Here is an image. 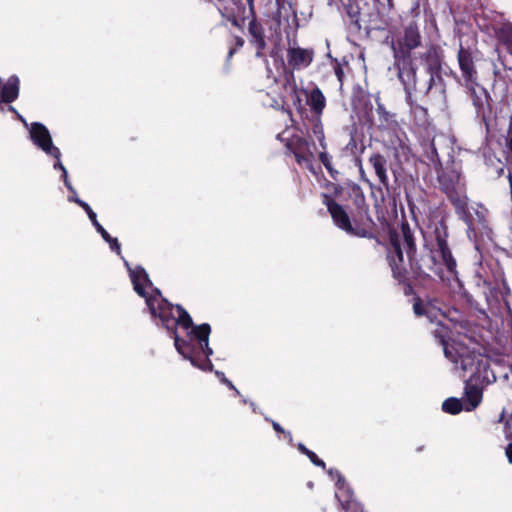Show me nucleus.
<instances>
[{
	"label": "nucleus",
	"instance_id": "obj_1",
	"mask_svg": "<svg viewBox=\"0 0 512 512\" xmlns=\"http://www.w3.org/2000/svg\"><path fill=\"white\" fill-rule=\"evenodd\" d=\"M130 278L134 291L145 298L151 316L159 319L161 326L171 334L178 353L194 367L206 372L212 371L213 364L209 359L213 355L209 346L211 326L208 323L194 325L186 309L170 303L158 288H154L153 293L148 295L145 286L152 287L153 283L143 267L137 266L131 270Z\"/></svg>",
	"mask_w": 512,
	"mask_h": 512
},
{
	"label": "nucleus",
	"instance_id": "obj_2",
	"mask_svg": "<svg viewBox=\"0 0 512 512\" xmlns=\"http://www.w3.org/2000/svg\"><path fill=\"white\" fill-rule=\"evenodd\" d=\"M385 226L388 239L384 248L388 266L405 265V254L411 274L415 279L429 276L424 267V257L418 253L415 228L411 227L405 217L397 226L390 225L385 220Z\"/></svg>",
	"mask_w": 512,
	"mask_h": 512
},
{
	"label": "nucleus",
	"instance_id": "obj_3",
	"mask_svg": "<svg viewBox=\"0 0 512 512\" xmlns=\"http://www.w3.org/2000/svg\"><path fill=\"white\" fill-rule=\"evenodd\" d=\"M437 183L439 190L446 196L452 205L454 212L459 220L471 223L468 214L469 197L467 194V185L461 172L454 164L440 165L436 170Z\"/></svg>",
	"mask_w": 512,
	"mask_h": 512
},
{
	"label": "nucleus",
	"instance_id": "obj_4",
	"mask_svg": "<svg viewBox=\"0 0 512 512\" xmlns=\"http://www.w3.org/2000/svg\"><path fill=\"white\" fill-rule=\"evenodd\" d=\"M431 228L432 241L429 246L425 245L429 251L428 260H424L426 272H435L442 265L449 274L458 279L457 261L448 244L449 228L446 221L441 219L433 223Z\"/></svg>",
	"mask_w": 512,
	"mask_h": 512
},
{
	"label": "nucleus",
	"instance_id": "obj_5",
	"mask_svg": "<svg viewBox=\"0 0 512 512\" xmlns=\"http://www.w3.org/2000/svg\"><path fill=\"white\" fill-rule=\"evenodd\" d=\"M270 91L267 93L271 97L272 108L280 110L292 117V109L288 103L290 100L298 112L304 111L300 90L298 89L294 71L285 68L283 73L278 79H275V84L271 86Z\"/></svg>",
	"mask_w": 512,
	"mask_h": 512
},
{
	"label": "nucleus",
	"instance_id": "obj_6",
	"mask_svg": "<svg viewBox=\"0 0 512 512\" xmlns=\"http://www.w3.org/2000/svg\"><path fill=\"white\" fill-rule=\"evenodd\" d=\"M399 81L404 87L406 99L416 97H428L434 88L442 89L443 81H438L436 77L419 70L417 65L413 62L405 64L400 67H395Z\"/></svg>",
	"mask_w": 512,
	"mask_h": 512
},
{
	"label": "nucleus",
	"instance_id": "obj_7",
	"mask_svg": "<svg viewBox=\"0 0 512 512\" xmlns=\"http://www.w3.org/2000/svg\"><path fill=\"white\" fill-rule=\"evenodd\" d=\"M322 203L327 207L333 223L347 234L367 239H375L380 243L375 232L367 230L365 223H361L358 218L352 213L349 216L344 207L337 203L331 195L327 193L322 194Z\"/></svg>",
	"mask_w": 512,
	"mask_h": 512
},
{
	"label": "nucleus",
	"instance_id": "obj_8",
	"mask_svg": "<svg viewBox=\"0 0 512 512\" xmlns=\"http://www.w3.org/2000/svg\"><path fill=\"white\" fill-rule=\"evenodd\" d=\"M422 46V36L419 25L411 21L403 27L402 33L391 42L394 67H400L413 62L412 52Z\"/></svg>",
	"mask_w": 512,
	"mask_h": 512
},
{
	"label": "nucleus",
	"instance_id": "obj_9",
	"mask_svg": "<svg viewBox=\"0 0 512 512\" xmlns=\"http://www.w3.org/2000/svg\"><path fill=\"white\" fill-rule=\"evenodd\" d=\"M434 336L443 346L444 355L447 359L456 365H459L463 371L471 370L473 368L475 352L469 351L467 347L456 342L449 345L446 340V335L442 334L439 330H435Z\"/></svg>",
	"mask_w": 512,
	"mask_h": 512
},
{
	"label": "nucleus",
	"instance_id": "obj_10",
	"mask_svg": "<svg viewBox=\"0 0 512 512\" xmlns=\"http://www.w3.org/2000/svg\"><path fill=\"white\" fill-rule=\"evenodd\" d=\"M419 59L423 71L436 77L438 81H443L444 51L439 45H429L426 50L420 54ZM431 79H433V77H431Z\"/></svg>",
	"mask_w": 512,
	"mask_h": 512
},
{
	"label": "nucleus",
	"instance_id": "obj_11",
	"mask_svg": "<svg viewBox=\"0 0 512 512\" xmlns=\"http://www.w3.org/2000/svg\"><path fill=\"white\" fill-rule=\"evenodd\" d=\"M348 195L355 207L353 214L361 223H365L367 230L374 232L375 223L369 214V205L366 202L364 192L360 185L356 183L348 184Z\"/></svg>",
	"mask_w": 512,
	"mask_h": 512
},
{
	"label": "nucleus",
	"instance_id": "obj_12",
	"mask_svg": "<svg viewBox=\"0 0 512 512\" xmlns=\"http://www.w3.org/2000/svg\"><path fill=\"white\" fill-rule=\"evenodd\" d=\"M315 147L313 142H310L304 137L293 138L289 148L293 153L296 162L308 169L310 172L315 173L314 170V153L312 148Z\"/></svg>",
	"mask_w": 512,
	"mask_h": 512
},
{
	"label": "nucleus",
	"instance_id": "obj_13",
	"mask_svg": "<svg viewBox=\"0 0 512 512\" xmlns=\"http://www.w3.org/2000/svg\"><path fill=\"white\" fill-rule=\"evenodd\" d=\"M30 138L33 143L46 154L56 159L61 157L59 148L53 145L50 132L44 124L40 122H33L30 128Z\"/></svg>",
	"mask_w": 512,
	"mask_h": 512
},
{
	"label": "nucleus",
	"instance_id": "obj_14",
	"mask_svg": "<svg viewBox=\"0 0 512 512\" xmlns=\"http://www.w3.org/2000/svg\"><path fill=\"white\" fill-rule=\"evenodd\" d=\"M475 59L476 57L473 50L470 47H464L460 44L457 53V61L462 78L467 86L475 84L478 79Z\"/></svg>",
	"mask_w": 512,
	"mask_h": 512
},
{
	"label": "nucleus",
	"instance_id": "obj_15",
	"mask_svg": "<svg viewBox=\"0 0 512 512\" xmlns=\"http://www.w3.org/2000/svg\"><path fill=\"white\" fill-rule=\"evenodd\" d=\"M473 369V373L466 380L470 382V384L474 383L475 385L484 388L496 380V377L490 368L489 361L484 359L481 355L475 354V362L471 370Z\"/></svg>",
	"mask_w": 512,
	"mask_h": 512
},
{
	"label": "nucleus",
	"instance_id": "obj_16",
	"mask_svg": "<svg viewBox=\"0 0 512 512\" xmlns=\"http://www.w3.org/2000/svg\"><path fill=\"white\" fill-rule=\"evenodd\" d=\"M470 97L475 107L476 115L482 121L487 122L488 117L492 112L491 97L489 93L483 88H471Z\"/></svg>",
	"mask_w": 512,
	"mask_h": 512
},
{
	"label": "nucleus",
	"instance_id": "obj_17",
	"mask_svg": "<svg viewBox=\"0 0 512 512\" xmlns=\"http://www.w3.org/2000/svg\"><path fill=\"white\" fill-rule=\"evenodd\" d=\"M88 215L90 221L92 222L93 226L97 230L98 233L101 234L102 238L109 244L110 249L120 255L121 253V246L117 240V238L112 237L105 229L104 227L98 222L96 213L92 210V208L89 206L88 203L85 201L76 198L74 200Z\"/></svg>",
	"mask_w": 512,
	"mask_h": 512
},
{
	"label": "nucleus",
	"instance_id": "obj_18",
	"mask_svg": "<svg viewBox=\"0 0 512 512\" xmlns=\"http://www.w3.org/2000/svg\"><path fill=\"white\" fill-rule=\"evenodd\" d=\"M468 214L470 216L471 223L469 224V222L462 221L467 226L468 235L471 233L476 235L477 231H482L486 235H489L492 232L487 220L488 211L483 205L479 204L474 209V214L468 209Z\"/></svg>",
	"mask_w": 512,
	"mask_h": 512
},
{
	"label": "nucleus",
	"instance_id": "obj_19",
	"mask_svg": "<svg viewBox=\"0 0 512 512\" xmlns=\"http://www.w3.org/2000/svg\"><path fill=\"white\" fill-rule=\"evenodd\" d=\"M314 50L309 48L291 47L287 50L288 65L293 70L308 67L314 59Z\"/></svg>",
	"mask_w": 512,
	"mask_h": 512
},
{
	"label": "nucleus",
	"instance_id": "obj_20",
	"mask_svg": "<svg viewBox=\"0 0 512 512\" xmlns=\"http://www.w3.org/2000/svg\"><path fill=\"white\" fill-rule=\"evenodd\" d=\"M250 16L251 19L248 24V33L251 36L250 43L256 48V55L260 57L266 47L264 28L257 20L255 11Z\"/></svg>",
	"mask_w": 512,
	"mask_h": 512
},
{
	"label": "nucleus",
	"instance_id": "obj_21",
	"mask_svg": "<svg viewBox=\"0 0 512 512\" xmlns=\"http://www.w3.org/2000/svg\"><path fill=\"white\" fill-rule=\"evenodd\" d=\"M301 92L306 95V102L312 114L320 117L326 107V97L321 89L315 86L310 91L302 89Z\"/></svg>",
	"mask_w": 512,
	"mask_h": 512
},
{
	"label": "nucleus",
	"instance_id": "obj_22",
	"mask_svg": "<svg viewBox=\"0 0 512 512\" xmlns=\"http://www.w3.org/2000/svg\"><path fill=\"white\" fill-rule=\"evenodd\" d=\"M351 106L357 114L372 110L370 94L360 85H355L352 89Z\"/></svg>",
	"mask_w": 512,
	"mask_h": 512
},
{
	"label": "nucleus",
	"instance_id": "obj_23",
	"mask_svg": "<svg viewBox=\"0 0 512 512\" xmlns=\"http://www.w3.org/2000/svg\"><path fill=\"white\" fill-rule=\"evenodd\" d=\"M368 163L373 168L374 173L379 183L386 188L389 186V178L387 175L388 161L384 155L379 152H374L370 155Z\"/></svg>",
	"mask_w": 512,
	"mask_h": 512
},
{
	"label": "nucleus",
	"instance_id": "obj_24",
	"mask_svg": "<svg viewBox=\"0 0 512 512\" xmlns=\"http://www.w3.org/2000/svg\"><path fill=\"white\" fill-rule=\"evenodd\" d=\"M464 395V410L472 411L476 409L482 401L483 388L474 383L470 384V382L465 381Z\"/></svg>",
	"mask_w": 512,
	"mask_h": 512
},
{
	"label": "nucleus",
	"instance_id": "obj_25",
	"mask_svg": "<svg viewBox=\"0 0 512 512\" xmlns=\"http://www.w3.org/2000/svg\"><path fill=\"white\" fill-rule=\"evenodd\" d=\"M391 269L392 277L399 285L403 287V292L406 296L413 295L415 293L414 288L409 277L411 271L406 265L389 266Z\"/></svg>",
	"mask_w": 512,
	"mask_h": 512
},
{
	"label": "nucleus",
	"instance_id": "obj_26",
	"mask_svg": "<svg viewBox=\"0 0 512 512\" xmlns=\"http://www.w3.org/2000/svg\"><path fill=\"white\" fill-rule=\"evenodd\" d=\"M410 106V111L413 116V121L416 126L421 129H426L431 124V119L428 114V110L422 105L417 104L413 98L406 99Z\"/></svg>",
	"mask_w": 512,
	"mask_h": 512
},
{
	"label": "nucleus",
	"instance_id": "obj_27",
	"mask_svg": "<svg viewBox=\"0 0 512 512\" xmlns=\"http://www.w3.org/2000/svg\"><path fill=\"white\" fill-rule=\"evenodd\" d=\"M493 31L498 44L502 45L512 55V24L503 23L495 26Z\"/></svg>",
	"mask_w": 512,
	"mask_h": 512
},
{
	"label": "nucleus",
	"instance_id": "obj_28",
	"mask_svg": "<svg viewBox=\"0 0 512 512\" xmlns=\"http://www.w3.org/2000/svg\"><path fill=\"white\" fill-rule=\"evenodd\" d=\"M343 7L347 17L349 18V25L359 31L361 29V7L359 3L357 0H348Z\"/></svg>",
	"mask_w": 512,
	"mask_h": 512
},
{
	"label": "nucleus",
	"instance_id": "obj_29",
	"mask_svg": "<svg viewBox=\"0 0 512 512\" xmlns=\"http://www.w3.org/2000/svg\"><path fill=\"white\" fill-rule=\"evenodd\" d=\"M422 146L424 157L434 165L435 170L439 169L442 163L437 148L435 146L434 140L426 141L422 144Z\"/></svg>",
	"mask_w": 512,
	"mask_h": 512
},
{
	"label": "nucleus",
	"instance_id": "obj_30",
	"mask_svg": "<svg viewBox=\"0 0 512 512\" xmlns=\"http://www.w3.org/2000/svg\"><path fill=\"white\" fill-rule=\"evenodd\" d=\"M463 409H464V403L460 399L455 398V397L447 398L442 403V410L445 413H448L451 415L459 414Z\"/></svg>",
	"mask_w": 512,
	"mask_h": 512
},
{
	"label": "nucleus",
	"instance_id": "obj_31",
	"mask_svg": "<svg viewBox=\"0 0 512 512\" xmlns=\"http://www.w3.org/2000/svg\"><path fill=\"white\" fill-rule=\"evenodd\" d=\"M318 158L320 162L324 165L327 172L329 173L330 177L333 180H338L339 177V171L334 168L333 162H332V156L329 155L326 151H321L318 155Z\"/></svg>",
	"mask_w": 512,
	"mask_h": 512
},
{
	"label": "nucleus",
	"instance_id": "obj_32",
	"mask_svg": "<svg viewBox=\"0 0 512 512\" xmlns=\"http://www.w3.org/2000/svg\"><path fill=\"white\" fill-rule=\"evenodd\" d=\"M377 114L379 116L378 127L380 129H388L394 122L393 115L385 109L383 104L378 103Z\"/></svg>",
	"mask_w": 512,
	"mask_h": 512
},
{
	"label": "nucleus",
	"instance_id": "obj_33",
	"mask_svg": "<svg viewBox=\"0 0 512 512\" xmlns=\"http://www.w3.org/2000/svg\"><path fill=\"white\" fill-rule=\"evenodd\" d=\"M245 13L239 12L238 10L232 12L230 15L224 18V20L230 22L232 26L239 30L244 29V22L246 17L244 16Z\"/></svg>",
	"mask_w": 512,
	"mask_h": 512
},
{
	"label": "nucleus",
	"instance_id": "obj_34",
	"mask_svg": "<svg viewBox=\"0 0 512 512\" xmlns=\"http://www.w3.org/2000/svg\"><path fill=\"white\" fill-rule=\"evenodd\" d=\"M413 311L418 317L427 314L426 305L419 296L415 297L414 299Z\"/></svg>",
	"mask_w": 512,
	"mask_h": 512
},
{
	"label": "nucleus",
	"instance_id": "obj_35",
	"mask_svg": "<svg viewBox=\"0 0 512 512\" xmlns=\"http://www.w3.org/2000/svg\"><path fill=\"white\" fill-rule=\"evenodd\" d=\"M54 168L62 171V177H63V181H64V183H65V186H66L69 190H72V186L70 185V183H69V181H68L67 170H66V168L64 167V165L61 163L60 158H59V159H57V162L54 164Z\"/></svg>",
	"mask_w": 512,
	"mask_h": 512
},
{
	"label": "nucleus",
	"instance_id": "obj_36",
	"mask_svg": "<svg viewBox=\"0 0 512 512\" xmlns=\"http://www.w3.org/2000/svg\"><path fill=\"white\" fill-rule=\"evenodd\" d=\"M306 456L315 466L320 467L322 469H326L325 462L322 459H320L315 452L310 450L308 453H306Z\"/></svg>",
	"mask_w": 512,
	"mask_h": 512
},
{
	"label": "nucleus",
	"instance_id": "obj_37",
	"mask_svg": "<svg viewBox=\"0 0 512 512\" xmlns=\"http://www.w3.org/2000/svg\"><path fill=\"white\" fill-rule=\"evenodd\" d=\"M266 420H268V421H270V422H271V425H272L273 429H274L277 433H282V434H284V435H285V437H286V438H288L290 442L292 441V434H291V432H289V431H285V430L281 427V425H280L278 422H276V421H274V420H272V419H268V418H266Z\"/></svg>",
	"mask_w": 512,
	"mask_h": 512
},
{
	"label": "nucleus",
	"instance_id": "obj_38",
	"mask_svg": "<svg viewBox=\"0 0 512 512\" xmlns=\"http://www.w3.org/2000/svg\"><path fill=\"white\" fill-rule=\"evenodd\" d=\"M333 473H336V485L339 488H342L344 486L345 482H346L345 481V477L337 469L330 468L328 470V474L329 475H333Z\"/></svg>",
	"mask_w": 512,
	"mask_h": 512
},
{
	"label": "nucleus",
	"instance_id": "obj_39",
	"mask_svg": "<svg viewBox=\"0 0 512 512\" xmlns=\"http://www.w3.org/2000/svg\"><path fill=\"white\" fill-rule=\"evenodd\" d=\"M334 73H335L338 81L342 85L345 74H344V70H343L342 65L340 63H338V62H336V64L334 65Z\"/></svg>",
	"mask_w": 512,
	"mask_h": 512
},
{
	"label": "nucleus",
	"instance_id": "obj_40",
	"mask_svg": "<svg viewBox=\"0 0 512 512\" xmlns=\"http://www.w3.org/2000/svg\"><path fill=\"white\" fill-rule=\"evenodd\" d=\"M216 375L219 377L220 381H221L223 384H225V385H226L227 387H229L230 389L235 390L237 393H239V391L235 388V386L233 385V383H232L229 379H227V378L225 377V374H224L223 372H219V371H217V372H216Z\"/></svg>",
	"mask_w": 512,
	"mask_h": 512
},
{
	"label": "nucleus",
	"instance_id": "obj_41",
	"mask_svg": "<svg viewBox=\"0 0 512 512\" xmlns=\"http://www.w3.org/2000/svg\"><path fill=\"white\" fill-rule=\"evenodd\" d=\"M505 455L508 459V462L512 464V443H509L505 448Z\"/></svg>",
	"mask_w": 512,
	"mask_h": 512
},
{
	"label": "nucleus",
	"instance_id": "obj_42",
	"mask_svg": "<svg viewBox=\"0 0 512 512\" xmlns=\"http://www.w3.org/2000/svg\"><path fill=\"white\" fill-rule=\"evenodd\" d=\"M331 186L333 187V192L335 196H338L342 193L343 188L341 185L331 183Z\"/></svg>",
	"mask_w": 512,
	"mask_h": 512
},
{
	"label": "nucleus",
	"instance_id": "obj_43",
	"mask_svg": "<svg viewBox=\"0 0 512 512\" xmlns=\"http://www.w3.org/2000/svg\"><path fill=\"white\" fill-rule=\"evenodd\" d=\"M297 449L299 450V452H301L305 456H306V453H308L310 451V449H308L303 443H299L297 445Z\"/></svg>",
	"mask_w": 512,
	"mask_h": 512
},
{
	"label": "nucleus",
	"instance_id": "obj_44",
	"mask_svg": "<svg viewBox=\"0 0 512 512\" xmlns=\"http://www.w3.org/2000/svg\"><path fill=\"white\" fill-rule=\"evenodd\" d=\"M246 2L248 5L249 13L254 14L255 0H246Z\"/></svg>",
	"mask_w": 512,
	"mask_h": 512
},
{
	"label": "nucleus",
	"instance_id": "obj_45",
	"mask_svg": "<svg viewBox=\"0 0 512 512\" xmlns=\"http://www.w3.org/2000/svg\"><path fill=\"white\" fill-rule=\"evenodd\" d=\"M236 45L239 46V47H242L244 45V40L243 38L237 36L236 37Z\"/></svg>",
	"mask_w": 512,
	"mask_h": 512
},
{
	"label": "nucleus",
	"instance_id": "obj_46",
	"mask_svg": "<svg viewBox=\"0 0 512 512\" xmlns=\"http://www.w3.org/2000/svg\"><path fill=\"white\" fill-rule=\"evenodd\" d=\"M387 6H388L389 10H393L394 9V0H387Z\"/></svg>",
	"mask_w": 512,
	"mask_h": 512
},
{
	"label": "nucleus",
	"instance_id": "obj_47",
	"mask_svg": "<svg viewBox=\"0 0 512 512\" xmlns=\"http://www.w3.org/2000/svg\"><path fill=\"white\" fill-rule=\"evenodd\" d=\"M9 110L16 113L18 115V117L23 120L22 116L18 114V112L16 111V109L13 107V106H9Z\"/></svg>",
	"mask_w": 512,
	"mask_h": 512
},
{
	"label": "nucleus",
	"instance_id": "obj_48",
	"mask_svg": "<svg viewBox=\"0 0 512 512\" xmlns=\"http://www.w3.org/2000/svg\"><path fill=\"white\" fill-rule=\"evenodd\" d=\"M320 146L325 150L326 149V143L324 141V136L322 135V139H320Z\"/></svg>",
	"mask_w": 512,
	"mask_h": 512
},
{
	"label": "nucleus",
	"instance_id": "obj_49",
	"mask_svg": "<svg viewBox=\"0 0 512 512\" xmlns=\"http://www.w3.org/2000/svg\"><path fill=\"white\" fill-rule=\"evenodd\" d=\"M508 148H509L510 152L512 153V136L510 137V139L508 141Z\"/></svg>",
	"mask_w": 512,
	"mask_h": 512
},
{
	"label": "nucleus",
	"instance_id": "obj_50",
	"mask_svg": "<svg viewBox=\"0 0 512 512\" xmlns=\"http://www.w3.org/2000/svg\"><path fill=\"white\" fill-rule=\"evenodd\" d=\"M278 6L283 5L284 0H275Z\"/></svg>",
	"mask_w": 512,
	"mask_h": 512
},
{
	"label": "nucleus",
	"instance_id": "obj_51",
	"mask_svg": "<svg viewBox=\"0 0 512 512\" xmlns=\"http://www.w3.org/2000/svg\"><path fill=\"white\" fill-rule=\"evenodd\" d=\"M503 172H504V167L502 166V167L499 169L498 173H499V174H502Z\"/></svg>",
	"mask_w": 512,
	"mask_h": 512
},
{
	"label": "nucleus",
	"instance_id": "obj_52",
	"mask_svg": "<svg viewBox=\"0 0 512 512\" xmlns=\"http://www.w3.org/2000/svg\"><path fill=\"white\" fill-rule=\"evenodd\" d=\"M510 251H511V256H512V239H511V243H510Z\"/></svg>",
	"mask_w": 512,
	"mask_h": 512
},
{
	"label": "nucleus",
	"instance_id": "obj_53",
	"mask_svg": "<svg viewBox=\"0 0 512 512\" xmlns=\"http://www.w3.org/2000/svg\"><path fill=\"white\" fill-rule=\"evenodd\" d=\"M333 479H336V473H333V475H330Z\"/></svg>",
	"mask_w": 512,
	"mask_h": 512
},
{
	"label": "nucleus",
	"instance_id": "obj_54",
	"mask_svg": "<svg viewBox=\"0 0 512 512\" xmlns=\"http://www.w3.org/2000/svg\"><path fill=\"white\" fill-rule=\"evenodd\" d=\"M233 52H234V50H233V49H231V50L229 51V55L231 56V55L233 54Z\"/></svg>",
	"mask_w": 512,
	"mask_h": 512
},
{
	"label": "nucleus",
	"instance_id": "obj_55",
	"mask_svg": "<svg viewBox=\"0 0 512 512\" xmlns=\"http://www.w3.org/2000/svg\"><path fill=\"white\" fill-rule=\"evenodd\" d=\"M510 422H511V424H512V413H511V417H510Z\"/></svg>",
	"mask_w": 512,
	"mask_h": 512
},
{
	"label": "nucleus",
	"instance_id": "obj_56",
	"mask_svg": "<svg viewBox=\"0 0 512 512\" xmlns=\"http://www.w3.org/2000/svg\"><path fill=\"white\" fill-rule=\"evenodd\" d=\"M360 512H365V511L363 510V508H360Z\"/></svg>",
	"mask_w": 512,
	"mask_h": 512
}]
</instances>
